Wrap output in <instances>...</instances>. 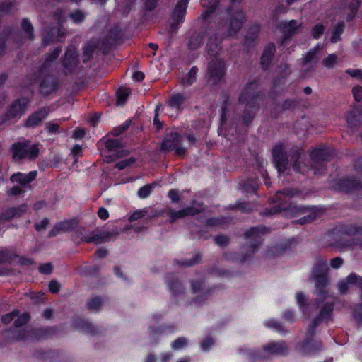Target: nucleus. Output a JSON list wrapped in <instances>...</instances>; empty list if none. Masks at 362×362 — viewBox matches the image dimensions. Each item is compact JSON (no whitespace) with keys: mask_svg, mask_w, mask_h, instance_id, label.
Returning <instances> with one entry per match:
<instances>
[{"mask_svg":"<svg viewBox=\"0 0 362 362\" xmlns=\"http://www.w3.org/2000/svg\"><path fill=\"white\" fill-rule=\"evenodd\" d=\"M213 344H214L213 339L209 337H207L204 341H203L201 343V346L204 351H206Z\"/></svg>","mask_w":362,"mask_h":362,"instance_id":"obj_60","label":"nucleus"},{"mask_svg":"<svg viewBox=\"0 0 362 362\" xmlns=\"http://www.w3.org/2000/svg\"><path fill=\"white\" fill-rule=\"evenodd\" d=\"M59 127V124L54 122H48L46 124V129L49 134L57 133Z\"/></svg>","mask_w":362,"mask_h":362,"instance_id":"obj_52","label":"nucleus"},{"mask_svg":"<svg viewBox=\"0 0 362 362\" xmlns=\"http://www.w3.org/2000/svg\"><path fill=\"white\" fill-rule=\"evenodd\" d=\"M37 171H31L27 174L18 173L11 176V180L13 182L19 183L23 187H26L30 182L34 180L37 177Z\"/></svg>","mask_w":362,"mask_h":362,"instance_id":"obj_15","label":"nucleus"},{"mask_svg":"<svg viewBox=\"0 0 362 362\" xmlns=\"http://www.w3.org/2000/svg\"><path fill=\"white\" fill-rule=\"evenodd\" d=\"M186 344V339L183 337H180L172 343L171 346L173 349H180L183 348Z\"/></svg>","mask_w":362,"mask_h":362,"instance_id":"obj_47","label":"nucleus"},{"mask_svg":"<svg viewBox=\"0 0 362 362\" xmlns=\"http://www.w3.org/2000/svg\"><path fill=\"white\" fill-rule=\"evenodd\" d=\"M288 353V346L283 341L272 342L264 346L262 354L259 358H269L272 356L285 355Z\"/></svg>","mask_w":362,"mask_h":362,"instance_id":"obj_7","label":"nucleus"},{"mask_svg":"<svg viewBox=\"0 0 362 362\" xmlns=\"http://www.w3.org/2000/svg\"><path fill=\"white\" fill-rule=\"evenodd\" d=\"M354 97L356 100L360 101L362 99V88L356 86L352 90Z\"/></svg>","mask_w":362,"mask_h":362,"instance_id":"obj_54","label":"nucleus"},{"mask_svg":"<svg viewBox=\"0 0 362 362\" xmlns=\"http://www.w3.org/2000/svg\"><path fill=\"white\" fill-rule=\"evenodd\" d=\"M255 84H250L245 87L240 94L239 101L241 103H246V107L244 113V121L249 123L254 117L256 110L258 107L260 99L254 94L253 88Z\"/></svg>","mask_w":362,"mask_h":362,"instance_id":"obj_2","label":"nucleus"},{"mask_svg":"<svg viewBox=\"0 0 362 362\" xmlns=\"http://www.w3.org/2000/svg\"><path fill=\"white\" fill-rule=\"evenodd\" d=\"M180 140L177 133L170 130L167 133L162 144V148L165 151L175 150L176 155L181 156L185 153L186 148L180 146Z\"/></svg>","mask_w":362,"mask_h":362,"instance_id":"obj_4","label":"nucleus"},{"mask_svg":"<svg viewBox=\"0 0 362 362\" xmlns=\"http://www.w3.org/2000/svg\"><path fill=\"white\" fill-rule=\"evenodd\" d=\"M327 270V264L326 261H321L313 271V275L316 280L315 286L318 289H320V292H322L321 289L325 288L327 284V279L326 277Z\"/></svg>","mask_w":362,"mask_h":362,"instance_id":"obj_9","label":"nucleus"},{"mask_svg":"<svg viewBox=\"0 0 362 362\" xmlns=\"http://www.w3.org/2000/svg\"><path fill=\"white\" fill-rule=\"evenodd\" d=\"M297 194V191L291 189L280 191L276 194L274 202L278 204L280 209H286L287 207L284 206V204L287 203L291 198L295 197Z\"/></svg>","mask_w":362,"mask_h":362,"instance_id":"obj_14","label":"nucleus"},{"mask_svg":"<svg viewBox=\"0 0 362 362\" xmlns=\"http://www.w3.org/2000/svg\"><path fill=\"white\" fill-rule=\"evenodd\" d=\"M21 28L24 33V38H27L29 40L33 39V27L30 23V21L27 19L24 18L22 21L21 23Z\"/></svg>","mask_w":362,"mask_h":362,"instance_id":"obj_27","label":"nucleus"},{"mask_svg":"<svg viewBox=\"0 0 362 362\" xmlns=\"http://www.w3.org/2000/svg\"><path fill=\"white\" fill-rule=\"evenodd\" d=\"M56 89V85L51 78H47L40 83V91L45 95H47Z\"/></svg>","mask_w":362,"mask_h":362,"instance_id":"obj_28","label":"nucleus"},{"mask_svg":"<svg viewBox=\"0 0 362 362\" xmlns=\"http://www.w3.org/2000/svg\"><path fill=\"white\" fill-rule=\"evenodd\" d=\"M321 214V211L316 209H310L308 211V214L303 216L300 220V223L301 224H305L309 222H311L314 221L317 216H319Z\"/></svg>","mask_w":362,"mask_h":362,"instance_id":"obj_32","label":"nucleus"},{"mask_svg":"<svg viewBox=\"0 0 362 362\" xmlns=\"http://www.w3.org/2000/svg\"><path fill=\"white\" fill-rule=\"evenodd\" d=\"M77 63V54L75 49L69 47L65 53L64 59L63 60V65L69 71H71V68Z\"/></svg>","mask_w":362,"mask_h":362,"instance_id":"obj_20","label":"nucleus"},{"mask_svg":"<svg viewBox=\"0 0 362 362\" xmlns=\"http://www.w3.org/2000/svg\"><path fill=\"white\" fill-rule=\"evenodd\" d=\"M324 27L321 24H317L313 30V36L314 38L317 39L324 32Z\"/></svg>","mask_w":362,"mask_h":362,"instance_id":"obj_50","label":"nucleus"},{"mask_svg":"<svg viewBox=\"0 0 362 362\" xmlns=\"http://www.w3.org/2000/svg\"><path fill=\"white\" fill-rule=\"evenodd\" d=\"M332 309H333L332 304H330V303L326 304L325 305V307L321 310L319 318L314 320V321L313 322V327L311 329H313L315 328V327L317 326L319 319H327L329 316L330 313H332Z\"/></svg>","mask_w":362,"mask_h":362,"instance_id":"obj_30","label":"nucleus"},{"mask_svg":"<svg viewBox=\"0 0 362 362\" xmlns=\"http://www.w3.org/2000/svg\"><path fill=\"white\" fill-rule=\"evenodd\" d=\"M39 271L42 274H49L52 271V266L50 263L42 264L39 267Z\"/></svg>","mask_w":362,"mask_h":362,"instance_id":"obj_56","label":"nucleus"},{"mask_svg":"<svg viewBox=\"0 0 362 362\" xmlns=\"http://www.w3.org/2000/svg\"><path fill=\"white\" fill-rule=\"evenodd\" d=\"M103 302L100 298L95 297L89 300L88 302V308L93 311H97L103 305Z\"/></svg>","mask_w":362,"mask_h":362,"instance_id":"obj_36","label":"nucleus"},{"mask_svg":"<svg viewBox=\"0 0 362 362\" xmlns=\"http://www.w3.org/2000/svg\"><path fill=\"white\" fill-rule=\"evenodd\" d=\"M63 35L64 30L59 28H54L44 37L43 43L47 45L50 41L59 40Z\"/></svg>","mask_w":362,"mask_h":362,"instance_id":"obj_25","label":"nucleus"},{"mask_svg":"<svg viewBox=\"0 0 362 362\" xmlns=\"http://www.w3.org/2000/svg\"><path fill=\"white\" fill-rule=\"evenodd\" d=\"M5 35L8 42H9L10 40H18L20 38V33L13 30H6L5 31Z\"/></svg>","mask_w":362,"mask_h":362,"instance_id":"obj_46","label":"nucleus"},{"mask_svg":"<svg viewBox=\"0 0 362 362\" xmlns=\"http://www.w3.org/2000/svg\"><path fill=\"white\" fill-rule=\"evenodd\" d=\"M357 187V183L354 180H344L341 182V188L345 191H351Z\"/></svg>","mask_w":362,"mask_h":362,"instance_id":"obj_37","label":"nucleus"},{"mask_svg":"<svg viewBox=\"0 0 362 362\" xmlns=\"http://www.w3.org/2000/svg\"><path fill=\"white\" fill-rule=\"evenodd\" d=\"M322 48L320 45H317L314 48L309 50L305 56L303 58L302 66L305 71L308 72L313 69L317 64L319 57L318 51Z\"/></svg>","mask_w":362,"mask_h":362,"instance_id":"obj_11","label":"nucleus"},{"mask_svg":"<svg viewBox=\"0 0 362 362\" xmlns=\"http://www.w3.org/2000/svg\"><path fill=\"white\" fill-rule=\"evenodd\" d=\"M17 318L15 319V326L16 327H20L24 324H25L29 320V315L27 313H23L21 315H17Z\"/></svg>","mask_w":362,"mask_h":362,"instance_id":"obj_44","label":"nucleus"},{"mask_svg":"<svg viewBox=\"0 0 362 362\" xmlns=\"http://www.w3.org/2000/svg\"><path fill=\"white\" fill-rule=\"evenodd\" d=\"M13 4L10 1H4L0 4V16L13 11Z\"/></svg>","mask_w":362,"mask_h":362,"instance_id":"obj_42","label":"nucleus"},{"mask_svg":"<svg viewBox=\"0 0 362 362\" xmlns=\"http://www.w3.org/2000/svg\"><path fill=\"white\" fill-rule=\"evenodd\" d=\"M130 94V90L128 88L121 87L117 91V104L118 105H122L126 102L127 98Z\"/></svg>","mask_w":362,"mask_h":362,"instance_id":"obj_31","label":"nucleus"},{"mask_svg":"<svg viewBox=\"0 0 362 362\" xmlns=\"http://www.w3.org/2000/svg\"><path fill=\"white\" fill-rule=\"evenodd\" d=\"M275 50L276 47L274 44H269L265 47L261 58V64L264 69L269 66Z\"/></svg>","mask_w":362,"mask_h":362,"instance_id":"obj_23","label":"nucleus"},{"mask_svg":"<svg viewBox=\"0 0 362 362\" xmlns=\"http://www.w3.org/2000/svg\"><path fill=\"white\" fill-rule=\"evenodd\" d=\"M216 243L220 246L226 245L229 243V240L226 236H216L214 238Z\"/></svg>","mask_w":362,"mask_h":362,"instance_id":"obj_53","label":"nucleus"},{"mask_svg":"<svg viewBox=\"0 0 362 362\" xmlns=\"http://www.w3.org/2000/svg\"><path fill=\"white\" fill-rule=\"evenodd\" d=\"M60 52H61V49H59V48L54 49V50L52 52V53L47 58V59L46 61V64H48L51 62H52L54 59H56L58 57V56L59 55Z\"/></svg>","mask_w":362,"mask_h":362,"instance_id":"obj_58","label":"nucleus"},{"mask_svg":"<svg viewBox=\"0 0 362 362\" xmlns=\"http://www.w3.org/2000/svg\"><path fill=\"white\" fill-rule=\"evenodd\" d=\"M360 2L358 0H354L351 4L349 5L348 9L350 11L348 16L347 20L350 21L351 20L355 14L356 13L358 6H359Z\"/></svg>","mask_w":362,"mask_h":362,"instance_id":"obj_41","label":"nucleus"},{"mask_svg":"<svg viewBox=\"0 0 362 362\" xmlns=\"http://www.w3.org/2000/svg\"><path fill=\"white\" fill-rule=\"evenodd\" d=\"M156 185L155 183L151 185H146L145 186L141 187L138 190V196L141 199H145L148 197L152 192L153 187Z\"/></svg>","mask_w":362,"mask_h":362,"instance_id":"obj_35","label":"nucleus"},{"mask_svg":"<svg viewBox=\"0 0 362 362\" xmlns=\"http://www.w3.org/2000/svg\"><path fill=\"white\" fill-rule=\"evenodd\" d=\"M24 192H25L24 187H23L22 185H16V186L13 187L11 189L9 194H12V195H19Z\"/></svg>","mask_w":362,"mask_h":362,"instance_id":"obj_55","label":"nucleus"},{"mask_svg":"<svg viewBox=\"0 0 362 362\" xmlns=\"http://www.w3.org/2000/svg\"><path fill=\"white\" fill-rule=\"evenodd\" d=\"M48 111L46 109H41L38 112L30 116L27 120L28 127H35L38 125L47 115Z\"/></svg>","mask_w":362,"mask_h":362,"instance_id":"obj_22","label":"nucleus"},{"mask_svg":"<svg viewBox=\"0 0 362 362\" xmlns=\"http://www.w3.org/2000/svg\"><path fill=\"white\" fill-rule=\"evenodd\" d=\"M298 27L299 24L294 20L284 23L282 28L285 37H289L293 35Z\"/></svg>","mask_w":362,"mask_h":362,"instance_id":"obj_26","label":"nucleus"},{"mask_svg":"<svg viewBox=\"0 0 362 362\" xmlns=\"http://www.w3.org/2000/svg\"><path fill=\"white\" fill-rule=\"evenodd\" d=\"M60 288V284L56 281H50L49 284V288L51 292L52 293H57L59 291Z\"/></svg>","mask_w":362,"mask_h":362,"instance_id":"obj_63","label":"nucleus"},{"mask_svg":"<svg viewBox=\"0 0 362 362\" xmlns=\"http://www.w3.org/2000/svg\"><path fill=\"white\" fill-rule=\"evenodd\" d=\"M311 159L314 163H318L325 160H329L333 156L332 151L327 148L313 149L310 153Z\"/></svg>","mask_w":362,"mask_h":362,"instance_id":"obj_13","label":"nucleus"},{"mask_svg":"<svg viewBox=\"0 0 362 362\" xmlns=\"http://www.w3.org/2000/svg\"><path fill=\"white\" fill-rule=\"evenodd\" d=\"M129 127V122H126L124 123L118 129H115L113 131V134L115 136L119 135L121 133L124 132L126 129H127Z\"/></svg>","mask_w":362,"mask_h":362,"instance_id":"obj_61","label":"nucleus"},{"mask_svg":"<svg viewBox=\"0 0 362 362\" xmlns=\"http://www.w3.org/2000/svg\"><path fill=\"white\" fill-rule=\"evenodd\" d=\"M168 197L173 202H176L179 200L178 192L176 190H170L168 192Z\"/></svg>","mask_w":362,"mask_h":362,"instance_id":"obj_64","label":"nucleus"},{"mask_svg":"<svg viewBox=\"0 0 362 362\" xmlns=\"http://www.w3.org/2000/svg\"><path fill=\"white\" fill-rule=\"evenodd\" d=\"M18 314V312L16 310L6 314L2 317V322L8 324L17 317Z\"/></svg>","mask_w":362,"mask_h":362,"instance_id":"obj_48","label":"nucleus"},{"mask_svg":"<svg viewBox=\"0 0 362 362\" xmlns=\"http://www.w3.org/2000/svg\"><path fill=\"white\" fill-rule=\"evenodd\" d=\"M86 135L85 129L77 128L74 130L73 133V137L76 139H79L83 138Z\"/></svg>","mask_w":362,"mask_h":362,"instance_id":"obj_57","label":"nucleus"},{"mask_svg":"<svg viewBox=\"0 0 362 362\" xmlns=\"http://www.w3.org/2000/svg\"><path fill=\"white\" fill-rule=\"evenodd\" d=\"M361 119L358 110H352L347 117V122L351 125H355Z\"/></svg>","mask_w":362,"mask_h":362,"instance_id":"obj_38","label":"nucleus"},{"mask_svg":"<svg viewBox=\"0 0 362 362\" xmlns=\"http://www.w3.org/2000/svg\"><path fill=\"white\" fill-rule=\"evenodd\" d=\"M359 276L355 274H349L346 279L339 282L338 288L341 293H345L349 291L351 286L357 284L358 286Z\"/></svg>","mask_w":362,"mask_h":362,"instance_id":"obj_17","label":"nucleus"},{"mask_svg":"<svg viewBox=\"0 0 362 362\" xmlns=\"http://www.w3.org/2000/svg\"><path fill=\"white\" fill-rule=\"evenodd\" d=\"M204 35L202 33H196L193 35L189 42L188 47L191 49H198L203 42Z\"/></svg>","mask_w":362,"mask_h":362,"instance_id":"obj_29","label":"nucleus"},{"mask_svg":"<svg viewBox=\"0 0 362 362\" xmlns=\"http://www.w3.org/2000/svg\"><path fill=\"white\" fill-rule=\"evenodd\" d=\"M189 1V0H180L176 4L172 15V32L176 31L178 25L184 22Z\"/></svg>","mask_w":362,"mask_h":362,"instance_id":"obj_6","label":"nucleus"},{"mask_svg":"<svg viewBox=\"0 0 362 362\" xmlns=\"http://www.w3.org/2000/svg\"><path fill=\"white\" fill-rule=\"evenodd\" d=\"M13 158L15 160L28 158L35 159L39 154V148L36 144H30L29 141L16 143L12 146Z\"/></svg>","mask_w":362,"mask_h":362,"instance_id":"obj_3","label":"nucleus"},{"mask_svg":"<svg viewBox=\"0 0 362 362\" xmlns=\"http://www.w3.org/2000/svg\"><path fill=\"white\" fill-rule=\"evenodd\" d=\"M71 223L70 221H65L60 223L57 226H56L54 230H52L49 233V235L54 236L57 234V233L59 231H68L71 229Z\"/></svg>","mask_w":362,"mask_h":362,"instance_id":"obj_34","label":"nucleus"},{"mask_svg":"<svg viewBox=\"0 0 362 362\" xmlns=\"http://www.w3.org/2000/svg\"><path fill=\"white\" fill-rule=\"evenodd\" d=\"M185 100V97L180 93L173 95L168 101L167 113H168L170 116H173V114L169 113L168 109H172L177 112Z\"/></svg>","mask_w":362,"mask_h":362,"instance_id":"obj_19","label":"nucleus"},{"mask_svg":"<svg viewBox=\"0 0 362 362\" xmlns=\"http://www.w3.org/2000/svg\"><path fill=\"white\" fill-rule=\"evenodd\" d=\"M197 74V69L192 68L183 78V83L186 86L191 85L194 81Z\"/></svg>","mask_w":362,"mask_h":362,"instance_id":"obj_40","label":"nucleus"},{"mask_svg":"<svg viewBox=\"0 0 362 362\" xmlns=\"http://www.w3.org/2000/svg\"><path fill=\"white\" fill-rule=\"evenodd\" d=\"M146 214H147L146 209H141V210L136 211L130 216L129 221L132 222V221L139 220V218L145 216Z\"/></svg>","mask_w":362,"mask_h":362,"instance_id":"obj_45","label":"nucleus"},{"mask_svg":"<svg viewBox=\"0 0 362 362\" xmlns=\"http://www.w3.org/2000/svg\"><path fill=\"white\" fill-rule=\"evenodd\" d=\"M28 206L25 204H22L17 208L9 209L4 215V219H11L16 216H21L23 213L25 212Z\"/></svg>","mask_w":362,"mask_h":362,"instance_id":"obj_24","label":"nucleus"},{"mask_svg":"<svg viewBox=\"0 0 362 362\" xmlns=\"http://www.w3.org/2000/svg\"><path fill=\"white\" fill-rule=\"evenodd\" d=\"M290 161L292 163L293 169L296 172H303L305 167L301 166L300 161L303 160L304 155L303 151L300 148H293L289 153Z\"/></svg>","mask_w":362,"mask_h":362,"instance_id":"obj_16","label":"nucleus"},{"mask_svg":"<svg viewBox=\"0 0 362 362\" xmlns=\"http://www.w3.org/2000/svg\"><path fill=\"white\" fill-rule=\"evenodd\" d=\"M48 223H49V220L47 218H44L43 220L41 221L40 223L35 224V229L37 230H44L47 226Z\"/></svg>","mask_w":362,"mask_h":362,"instance_id":"obj_62","label":"nucleus"},{"mask_svg":"<svg viewBox=\"0 0 362 362\" xmlns=\"http://www.w3.org/2000/svg\"><path fill=\"white\" fill-rule=\"evenodd\" d=\"M264 228L262 227H255L251 228L250 230L246 232L245 235L248 238H252L255 240V243L251 244L249 247L252 252H254L259 246L260 242L258 238L259 235L263 233Z\"/></svg>","mask_w":362,"mask_h":362,"instance_id":"obj_21","label":"nucleus"},{"mask_svg":"<svg viewBox=\"0 0 362 362\" xmlns=\"http://www.w3.org/2000/svg\"><path fill=\"white\" fill-rule=\"evenodd\" d=\"M346 72L354 78L362 80V71L360 69H347Z\"/></svg>","mask_w":362,"mask_h":362,"instance_id":"obj_51","label":"nucleus"},{"mask_svg":"<svg viewBox=\"0 0 362 362\" xmlns=\"http://www.w3.org/2000/svg\"><path fill=\"white\" fill-rule=\"evenodd\" d=\"M202 210V206L195 207H187L186 209L175 211L172 209H168L166 211L167 216L170 218V221L171 223L175 222L177 220L180 218H182L187 216H193L198 213H199Z\"/></svg>","mask_w":362,"mask_h":362,"instance_id":"obj_10","label":"nucleus"},{"mask_svg":"<svg viewBox=\"0 0 362 362\" xmlns=\"http://www.w3.org/2000/svg\"><path fill=\"white\" fill-rule=\"evenodd\" d=\"M204 11L200 20L207 23L210 29L214 28L217 33H212L209 37L206 46L207 54L211 59L209 64V76L212 83H216L225 74L224 63L218 57L221 49V42L223 39L235 36L242 28L245 21V14L240 10H233L228 13V21L224 16L216 12L218 0H201Z\"/></svg>","mask_w":362,"mask_h":362,"instance_id":"obj_1","label":"nucleus"},{"mask_svg":"<svg viewBox=\"0 0 362 362\" xmlns=\"http://www.w3.org/2000/svg\"><path fill=\"white\" fill-rule=\"evenodd\" d=\"M273 158L275 165L279 173L284 172L289 163L285 146L279 144L273 148Z\"/></svg>","mask_w":362,"mask_h":362,"instance_id":"obj_5","label":"nucleus"},{"mask_svg":"<svg viewBox=\"0 0 362 362\" xmlns=\"http://www.w3.org/2000/svg\"><path fill=\"white\" fill-rule=\"evenodd\" d=\"M105 147L111 154L110 157L111 159L109 160H113L115 158L123 156L126 154V151H124L120 141L118 139H107L105 141Z\"/></svg>","mask_w":362,"mask_h":362,"instance_id":"obj_12","label":"nucleus"},{"mask_svg":"<svg viewBox=\"0 0 362 362\" xmlns=\"http://www.w3.org/2000/svg\"><path fill=\"white\" fill-rule=\"evenodd\" d=\"M73 23L78 24L84 21L86 13L81 10H74L69 14Z\"/></svg>","mask_w":362,"mask_h":362,"instance_id":"obj_33","label":"nucleus"},{"mask_svg":"<svg viewBox=\"0 0 362 362\" xmlns=\"http://www.w3.org/2000/svg\"><path fill=\"white\" fill-rule=\"evenodd\" d=\"M28 100L26 98H21L15 102L10 107L5 117L2 119L1 123L20 117L25 112Z\"/></svg>","mask_w":362,"mask_h":362,"instance_id":"obj_8","label":"nucleus"},{"mask_svg":"<svg viewBox=\"0 0 362 362\" xmlns=\"http://www.w3.org/2000/svg\"><path fill=\"white\" fill-rule=\"evenodd\" d=\"M110 237V235L107 232H93L85 236L83 240L87 243L99 244L107 241Z\"/></svg>","mask_w":362,"mask_h":362,"instance_id":"obj_18","label":"nucleus"},{"mask_svg":"<svg viewBox=\"0 0 362 362\" xmlns=\"http://www.w3.org/2000/svg\"><path fill=\"white\" fill-rule=\"evenodd\" d=\"M344 30V25L342 23H339L335 25L333 33H332V42H336L339 40V37L341 34L343 33Z\"/></svg>","mask_w":362,"mask_h":362,"instance_id":"obj_39","label":"nucleus"},{"mask_svg":"<svg viewBox=\"0 0 362 362\" xmlns=\"http://www.w3.org/2000/svg\"><path fill=\"white\" fill-rule=\"evenodd\" d=\"M134 162V158H127V159L123 160L117 163L116 164V167L119 170H123L126 167L129 166L130 165H132Z\"/></svg>","mask_w":362,"mask_h":362,"instance_id":"obj_49","label":"nucleus"},{"mask_svg":"<svg viewBox=\"0 0 362 362\" xmlns=\"http://www.w3.org/2000/svg\"><path fill=\"white\" fill-rule=\"evenodd\" d=\"M98 216L102 220H106L109 217V213L105 208L100 207L98 211Z\"/></svg>","mask_w":362,"mask_h":362,"instance_id":"obj_59","label":"nucleus"},{"mask_svg":"<svg viewBox=\"0 0 362 362\" xmlns=\"http://www.w3.org/2000/svg\"><path fill=\"white\" fill-rule=\"evenodd\" d=\"M337 56L331 54L322 60L323 65L327 68H332L337 62Z\"/></svg>","mask_w":362,"mask_h":362,"instance_id":"obj_43","label":"nucleus"}]
</instances>
